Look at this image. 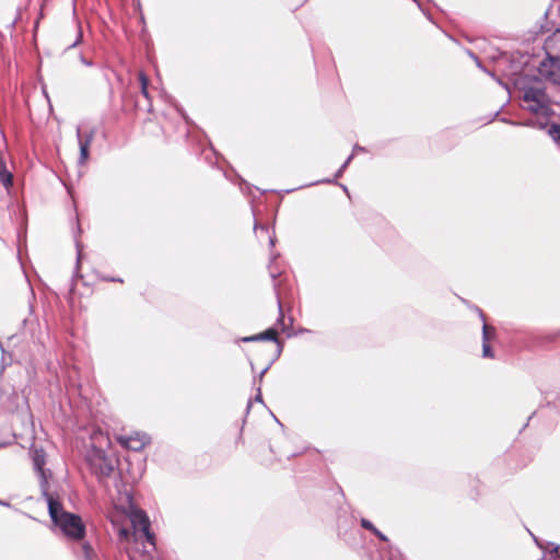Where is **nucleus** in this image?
<instances>
[{
    "mask_svg": "<svg viewBox=\"0 0 560 560\" xmlns=\"http://www.w3.org/2000/svg\"><path fill=\"white\" fill-rule=\"evenodd\" d=\"M49 516L52 523L69 538L80 540L85 535V525L77 514L66 512L60 501H51Z\"/></svg>",
    "mask_w": 560,
    "mask_h": 560,
    "instance_id": "obj_1",
    "label": "nucleus"
},
{
    "mask_svg": "<svg viewBox=\"0 0 560 560\" xmlns=\"http://www.w3.org/2000/svg\"><path fill=\"white\" fill-rule=\"evenodd\" d=\"M372 534L375 535L382 541H385V542L388 541L387 536L385 534H383L381 530H378L377 528Z\"/></svg>",
    "mask_w": 560,
    "mask_h": 560,
    "instance_id": "obj_24",
    "label": "nucleus"
},
{
    "mask_svg": "<svg viewBox=\"0 0 560 560\" xmlns=\"http://www.w3.org/2000/svg\"><path fill=\"white\" fill-rule=\"evenodd\" d=\"M258 338H259V341H273L276 343V348L278 346L283 347L282 341L279 340V338H278V331L273 327H270V328L266 329L265 331L259 332Z\"/></svg>",
    "mask_w": 560,
    "mask_h": 560,
    "instance_id": "obj_12",
    "label": "nucleus"
},
{
    "mask_svg": "<svg viewBox=\"0 0 560 560\" xmlns=\"http://www.w3.org/2000/svg\"><path fill=\"white\" fill-rule=\"evenodd\" d=\"M482 355H483V358H493L494 357L489 342H482Z\"/></svg>",
    "mask_w": 560,
    "mask_h": 560,
    "instance_id": "obj_18",
    "label": "nucleus"
},
{
    "mask_svg": "<svg viewBox=\"0 0 560 560\" xmlns=\"http://www.w3.org/2000/svg\"><path fill=\"white\" fill-rule=\"evenodd\" d=\"M282 353V346H278L275 350V354L272 359L268 362V364L260 371L258 376L254 377V383L258 380L259 383L262 382L264 375L268 372V370L272 366V364L280 358Z\"/></svg>",
    "mask_w": 560,
    "mask_h": 560,
    "instance_id": "obj_13",
    "label": "nucleus"
},
{
    "mask_svg": "<svg viewBox=\"0 0 560 560\" xmlns=\"http://www.w3.org/2000/svg\"><path fill=\"white\" fill-rule=\"evenodd\" d=\"M476 311L482 320V342H489V340L495 335V329L486 323V315L479 307H476Z\"/></svg>",
    "mask_w": 560,
    "mask_h": 560,
    "instance_id": "obj_10",
    "label": "nucleus"
},
{
    "mask_svg": "<svg viewBox=\"0 0 560 560\" xmlns=\"http://www.w3.org/2000/svg\"><path fill=\"white\" fill-rule=\"evenodd\" d=\"M355 152H365V148L359 144H354L352 153L354 154Z\"/></svg>",
    "mask_w": 560,
    "mask_h": 560,
    "instance_id": "obj_30",
    "label": "nucleus"
},
{
    "mask_svg": "<svg viewBox=\"0 0 560 560\" xmlns=\"http://www.w3.org/2000/svg\"><path fill=\"white\" fill-rule=\"evenodd\" d=\"M501 120H502V121H504V122H508V124L514 125V126H516V125H521L520 122H516V121H513V120H508V119H505V118H502Z\"/></svg>",
    "mask_w": 560,
    "mask_h": 560,
    "instance_id": "obj_34",
    "label": "nucleus"
},
{
    "mask_svg": "<svg viewBox=\"0 0 560 560\" xmlns=\"http://www.w3.org/2000/svg\"><path fill=\"white\" fill-rule=\"evenodd\" d=\"M130 522L132 529L135 532H141L145 537V540L154 547L155 536L151 532V522L147 513L140 509L132 510L130 513Z\"/></svg>",
    "mask_w": 560,
    "mask_h": 560,
    "instance_id": "obj_4",
    "label": "nucleus"
},
{
    "mask_svg": "<svg viewBox=\"0 0 560 560\" xmlns=\"http://www.w3.org/2000/svg\"><path fill=\"white\" fill-rule=\"evenodd\" d=\"M523 102L527 104L526 108L534 114L548 115L550 112V98L540 81L523 86Z\"/></svg>",
    "mask_w": 560,
    "mask_h": 560,
    "instance_id": "obj_2",
    "label": "nucleus"
},
{
    "mask_svg": "<svg viewBox=\"0 0 560 560\" xmlns=\"http://www.w3.org/2000/svg\"><path fill=\"white\" fill-rule=\"evenodd\" d=\"M255 401L264 402L260 386L257 387V394L255 395Z\"/></svg>",
    "mask_w": 560,
    "mask_h": 560,
    "instance_id": "obj_28",
    "label": "nucleus"
},
{
    "mask_svg": "<svg viewBox=\"0 0 560 560\" xmlns=\"http://www.w3.org/2000/svg\"><path fill=\"white\" fill-rule=\"evenodd\" d=\"M141 93H142V95H143L145 98H149V91H148V88H145V89H141Z\"/></svg>",
    "mask_w": 560,
    "mask_h": 560,
    "instance_id": "obj_33",
    "label": "nucleus"
},
{
    "mask_svg": "<svg viewBox=\"0 0 560 560\" xmlns=\"http://www.w3.org/2000/svg\"><path fill=\"white\" fill-rule=\"evenodd\" d=\"M110 281L122 282V279H120V278H112Z\"/></svg>",
    "mask_w": 560,
    "mask_h": 560,
    "instance_id": "obj_38",
    "label": "nucleus"
},
{
    "mask_svg": "<svg viewBox=\"0 0 560 560\" xmlns=\"http://www.w3.org/2000/svg\"><path fill=\"white\" fill-rule=\"evenodd\" d=\"M19 19H20V12H18L16 18L11 22V25H10V27H11V28H14V27H15V24H16V22H18V20H19Z\"/></svg>",
    "mask_w": 560,
    "mask_h": 560,
    "instance_id": "obj_31",
    "label": "nucleus"
},
{
    "mask_svg": "<svg viewBox=\"0 0 560 560\" xmlns=\"http://www.w3.org/2000/svg\"><path fill=\"white\" fill-rule=\"evenodd\" d=\"M340 187L342 188V190H343L347 195H349V190H348V187H347L346 185L340 184Z\"/></svg>",
    "mask_w": 560,
    "mask_h": 560,
    "instance_id": "obj_36",
    "label": "nucleus"
},
{
    "mask_svg": "<svg viewBox=\"0 0 560 560\" xmlns=\"http://www.w3.org/2000/svg\"><path fill=\"white\" fill-rule=\"evenodd\" d=\"M80 61H81L84 66H86V67H92V66H93L92 61H91V60H88L83 55H81V56H80Z\"/></svg>",
    "mask_w": 560,
    "mask_h": 560,
    "instance_id": "obj_29",
    "label": "nucleus"
},
{
    "mask_svg": "<svg viewBox=\"0 0 560 560\" xmlns=\"http://www.w3.org/2000/svg\"><path fill=\"white\" fill-rule=\"evenodd\" d=\"M0 505L10 506V503L0 499Z\"/></svg>",
    "mask_w": 560,
    "mask_h": 560,
    "instance_id": "obj_37",
    "label": "nucleus"
},
{
    "mask_svg": "<svg viewBox=\"0 0 560 560\" xmlns=\"http://www.w3.org/2000/svg\"><path fill=\"white\" fill-rule=\"evenodd\" d=\"M417 4V7L423 12V14L431 21V15L422 8L421 2L419 0H411Z\"/></svg>",
    "mask_w": 560,
    "mask_h": 560,
    "instance_id": "obj_27",
    "label": "nucleus"
},
{
    "mask_svg": "<svg viewBox=\"0 0 560 560\" xmlns=\"http://www.w3.org/2000/svg\"><path fill=\"white\" fill-rule=\"evenodd\" d=\"M37 474H38V478H39L40 493H42V497L45 499V501L47 503V506H48V511H49L50 510V502L51 501H59L57 498H55L49 492L48 477L51 476V472H50V470H44V471H38Z\"/></svg>",
    "mask_w": 560,
    "mask_h": 560,
    "instance_id": "obj_7",
    "label": "nucleus"
},
{
    "mask_svg": "<svg viewBox=\"0 0 560 560\" xmlns=\"http://www.w3.org/2000/svg\"><path fill=\"white\" fill-rule=\"evenodd\" d=\"M82 37H83L82 32L79 31L75 40L71 45L68 46V49H71V48L78 46L81 43Z\"/></svg>",
    "mask_w": 560,
    "mask_h": 560,
    "instance_id": "obj_23",
    "label": "nucleus"
},
{
    "mask_svg": "<svg viewBox=\"0 0 560 560\" xmlns=\"http://www.w3.org/2000/svg\"><path fill=\"white\" fill-rule=\"evenodd\" d=\"M538 71L541 77L560 88V56L548 55L547 58L540 62Z\"/></svg>",
    "mask_w": 560,
    "mask_h": 560,
    "instance_id": "obj_5",
    "label": "nucleus"
},
{
    "mask_svg": "<svg viewBox=\"0 0 560 560\" xmlns=\"http://www.w3.org/2000/svg\"><path fill=\"white\" fill-rule=\"evenodd\" d=\"M276 238L275 236H269V244L270 246H275Z\"/></svg>",
    "mask_w": 560,
    "mask_h": 560,
    "instance_id": "obj_35",
    "label": "nucleus"
},
{
    "mask_svg": "<svg viewBox=\"0 0 560 560\" xmlns=\"http://www.w3.org/2000/svg\"><path fill=\"white\" fill-rule=\"evenodd\" d=\"M77 249H78L77 262L79 264L80 258H81V249H80V247H79V242H77Z\"/></svg>",
    "mask_w": 560,
    "mask_h": 560,
    "instance_id": "obj_32",
    "label": "nucleus"
},
{
    "mask_svg": "<svg viewBox=\"0 0 560 560\" xmlns=\"http://www.w3.org/2000/svg\"><path fill=\"white\" fill-rule=\"evenodd\" d=\"M96 135V128L92 127L89 131L83 132L80 127L77 128V139L80 149L78 163L85 164L90 156V145Z\"/></svg>",
    "mask_w": 560,
    "mask_h": 560,
    "instance_id": "obj_6",
    "label": "nucleus"
},
{
    "mask_svg": "<svg viewBox=\"0 0 560 560\" xmlns=\"http://www.w3.org/2000/svg\"><path fill=\"white\" fill-rule=\"evenodd\" d=\"M353 159V153H351L347 160L342 163V165L339 167V170L336 172L335 174V177L332 179H329V178H325V179H322V180H317L315 184H320V183H324V184H332L336 182L337 178L341 177L343 172L346 171V168L348 167V165L350 164V162L352 161Z\"/></svg>",
    "mask_w": 560,
    "mask_h": 560,
    "instance_id": "obj_14",
    "label": "nucleus"
},
{
    "mask_svg": "<svg viewBox=\"0 0 560 560\" xmlns=\"http://www.w3.org/2000/svg\"><path fill=\"white\" fill-rule=\"evenodd\" d=\"M360 524L364 529H366L371 533L376 530V527L374 526V524L371 521H369L368 518L362 517L360 521Z\"/></svg>",
    "mask_w": 560,
    "mask_h": 560,
    "instance_id": "obj_17",
    "label": "nucleus"
},
{
    "mask_svg": "<svg viewBox=\"0 0 560 560\" xmlns=\"http://www.w3.org/2000/svg\"><path fill=\"white\" fill-rule=\"evenodd\" d=\"M139 81H140V84H141V89L148 88L149 79H148V77L143 72L139 73Z\"/></svg>",
    "mask_w": 560,
    "mask_h": 560,
    "instance_id": "obj_21",
    "label": "nucleus"
},
{
    "mask_svg": "<svg viewBox=\"0 0 560 560\" xmlns=\"http://www.w3.org/2000/svg\"><path fill=\"white\" fill-rule=\"evenodd\" d=\"M32 460H33V466H34V469L36 470V472L46 470L44 468V466L46 464V454L43 448H37V450L33 451Z\"/></svg>",
    "mask_w": 560,
    "mask_h": 560,
    "instance_id": "obj_9",
    "label": "nucleus"
},
{
    "mask_svg": "<svg viewBox=\"0 0 560 560\" xmlns=\"http://www.w3.org/2000/svg\"><path fill=\"white\" fill-rule=\"evenodd\" d=\"M0 183L4 186L7 190L10 189L13 185V175L7 168L5 163L0 159Z\"/></svg>",
    "mask_w": 560,
    "mask_h": 560,
    "instance_id": "obj_11",
    "label": "nucleus"
},
{
    "mask_svg": "<svg viewBox=\"0 0 560 560\" xmlns=\"http://www.w3.org/2000/svg\"><path fill=\"white\" fill-rule=\"evenodd\" d=\"M240 341H242V342H256V341H259L258 334L252 335V336H247V337H243V338L240 339Z\"/></svg>",
    "mask_w": 560,
    "mask_h": 560,
    "instance_id": "obj_22",
    "label": "nucleus"
},
{
    "mask_svg": "<svg viewBox=\"0 0 560 560\" xmlns=\"http://www.w3.org/2000/svg\"><path fill=\"white\" fill-rule=\"evenodd\" d=\"M83 549H84V552H85V560H93L92 556H91V552H92L91 547L88 544H85L83 546Z\"/></svg>",
    "mask_w": 560,
    "mask_h": 560,
    "instance_id": "obj_26",
    "label": "nucleus"
},
{
    "mask_svg": "<svg viewBox=\"0 0 560 560\" xmlns=\"http://www.w3.org/2000/svg\"><path fill=\"white\" fill-rule=\"evenodd\" d=\"M149 443V436L147 434L137 433L136 436H129L126 441V444L129 448L133 451H139Z\"/></svg>",
    "mask_w": 560,
    "mask_h": 560,
    "instance_id": "obj_8",
    "label": "nucleus"
},
{
    "mask_svg": "<svg viewBox=\"0 0 560 560\" xmlns=\"http://www.w3.org/2000/svg\"><path fill=\"white\" fill-rule=\"evenodd\" d=\"M130 534H131L130 529L126 528V527H121L118 530V536H119L120 539H128Z\"/></svg>",
    "mask_w": 560,
    "mask_h": 560,
    "instance_id": "obj_20",
    "label": "nucleus"
},
{
    "mask_svg": "<svg viewBox=\"0 0 560 560\" xmlns=\"http://www.w3.org/2000/svg\"><path fill=\"white\" fill-rule=\"evenodd\" d=\"M548 133L552 137L556 143L560 147V125L552 124L549 127Z\"/></svg>",
    "mask_w": 560,
    "mask_h": 560,
    "instance_id": "obj_16",
    "label": "nucleus"
},
{
    "mask_svg": "<svg viewBox=\"0 0 560 560\" xmlns=\"http://www.w3.org/2000/svg\"><path fill=\"white\" fill-rule=\"evenodd\" d=\"M86 460L93 475L98 479L107 478L115 469L116 459L104 450L92 446L86 455Z\"/></svg>",
    "mask_w": 560,
    "mask_h": 560,
    "instance_id": "obj_3",
    "label": "nucleus"
},
{
    "mask_svg": "<svg viewBox=\"0 0 560 560\" xmlns=\"http://www.w3.org/2000/svg\"><path fill=\"white\" fill-rule=\"evenodd\" d=\"M277 301H278V308H279V316H278V319H277V324L283 325L284 315H283V311H282L281 301H280L279 298H277Z\"/></svg>",
    "mask_w": 560,
    "mask_h": 560,
    "instance_id": "obj_19",
    "label": "nucleus"
},
{
    "mask_svg": "<svg viewBox=\"0 0 560 560\" xmlns=\"http://www.w3.org/2000/svg\"><path fill=\"white\" fill-rule=\"evenodd\" d=\"M254 231L255 232L261 231V232L268 233V228L266 225L259 224L258 222H255Z\"/></svg>",
    "mask_w": 560,
    "mask_h": 560,
    "instance_id": "obj_25",
    "label": "nucleus"
},
{
    "mask_svg": "<svg viewBox=\"0 0 560 560\" xmlns=\"http://www.w3.org/2000/svg\"><path fill=\"white\" fill-rule=\"evenodd\" d=\"M382 557L383 560H402L400 551L393 546H388V550Z\"/></svg>",
    "mask_w": 560,
    "mask_h": 560,
    "instance_id": "obj_15",
    "label": "nucleus"
}]
</instances>
